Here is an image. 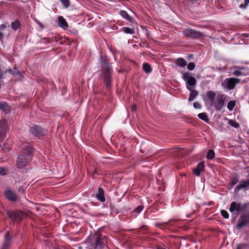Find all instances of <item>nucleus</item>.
I'll list each match as a JSON object with an SVG mask.
<instances>
[{
  "instance_id": "1",
  "label": "nucleus",
  "mask_w": 249,
  "mask_h": 249,
  "mask_svg": "<svg viewBox=\"0 0 249 249\" xmlns=\"http://www.w3.org/2000/svg\"><path fill=\"white\" fill-rule=\"evenodd\" d=\"M248 208H249V202L241 203L232 201L231 203L229 211L231 213H241L236 225L237 230H241L249 225V212L242 213Z\"/></svg>"
},
{
  "instance_id": "2",
  "label": "nucleus",
  "mask_w": 249,
  "mask_h": 249,
  "mask_svg": "<svg viewBox=\"0 0 249 249\" xmlns=\"http://www.w3.org/2000/svg\"><path fill=\"white\" fill-rule=\"evenodd\" d=\"M20 146L21 150L18 156L16 164L17 168L19 169L24 168L29 164L34 152V149L29 143L24 142Z\"/></svg>"
},
{
  "instance_id": "3",
  "label": "nucleus",
  "mask_w": 249,
  "mask_h": 249,
  "mask_svg": "<svg viewBox=\"0 0 249 249\" xmlns=\"http://www.w3.org/2000/svg\"><path fill=\"white\" fill-rule=\"evenodd\" d=\"M107 242V237L99 232H95L90 237L89 249H103Z\"/></svg>"
},
{
  "instance_id": "4",
  "label": "nucleus",
  "mask_w": 249,
  "mask_h": 249,
  "mask_svg": "<svg viewBox=\"0 0 249 249\" xmlns=\"http://www.w3.org/2000/svg\"><path fill=\"white\" fill-rule=\"evenodd\" d=\"M101 71L103 74L104 81L106 85L107 88L109 89L111 86L112 79V67L110 63L105 61L101 64Z\"/></svg>"
},
{
  "instance_id": "5",
  "label": "nucleus",
  "mask_w": 249,
  "mask_h": 249,
  "mask_svg": "<svg viewBox=\"0 0 249 249\" xmlns=\"http://www.w3.org/2000/svg\"><path fill=\"white\" fill-rule=\"evenodd\" d=\"M6 214L11 219L13 225L20 223L25 216V213L20 210H10L6 211Z\"/></svg>"
},
{
  "instance_id": "6",
  "label": "nucleus",
  "mask_w": 249,
  "mask_h": 249,
  "mask_svg": "<svg viewBox=\"0 0 249 249\" xmlns=\"http://www.w3.org/2000/svg\"><path fill=\"white\" fill-rule=\"evenodd\" d=\"M183 34L185 37L194 39H196L204 36V34L200 32H198L191 28H187L183 31Z\"/></svg>"
},
{
  "instance_id": "7",
  "label": "nucleus",
  "mask_w": 249,
  "mask_h": 249,
  "mask_svg": "<svg viewBox=\"0 0 249 249\" xmlns=\"http://www.w3.org/2000/svg\"><path fill=\"white\" fill-rule=\"evenodd\" d=\"M30 134L36 137L44 136L47 133V130L37 125H33L29 129Z\"/></svg>"
},
{
  "instance_id": "8",
  "label": "nucleus",
  "mask_w": 249,
  "mask_h": 249,
  "mask_svg": "<svg viewBox=\"0 0 249 249\" xmlns=\"http://www.w3.org/2000/svg\"><path fill=\"white\" fill-rule=\"evenodd\" d=\"M249 190V174L246 179H241L239 183L234 188V192L237 193L240 191H246Z\"/></svg>"
},
{
  "instance_id": "9",
  "label": "nucleus",
  "mask_w": 249,
  "mask_h": 249,
  "mask_svg": "<svg viewBox=\"0 0 249 249\" xmlns=\"http://www.w3.org/2000/svg\"><path fill=\"white\" fill-rule=\"evenodd\" d=\"M226 98L227 96L224 94H218L217 95L215 101L213 103L216 110L220 111L223 108Z\"/></svg>"
},
{
  "instance_id": "10",
  "label": "nucleus",
  "mask_w": 249,
  "mask_h": 249,
  "mask_svg": "<svg viewBox=\"0 0 249 249\" xmlns=\"http://www.w3.org/2000/svg\"><path fill=\"white\" fill-rule=\"evenodd\" d=\"M182 79L186 81V87H192L196 85V81L195 78L192 76L188 72L183 73Z\"/></svg>"
},
{
  "instance_id": "11",
  "label": "nucleus",
  "mask_w": 249,
  "mask_h": 249,
  "mask_svg": "<svg viewBox=\"0 0 249 249\" xmlns=\"http://www.w3.org/2000/svg\"><path fill=\"white\" fill-rule=\"evenodd\" d=\"M240 80L235 78H229L225 80V87L231 90L234 88L236 84L240 83Z\"/></svg>"
},
{
  "instance_id": "12",
  "label": "nucleus",
  "mask_w": 249,
  "mask_h": 249,
  "mask_svg": "<svg viewBox=\"0 0 249 249\" xmlns=\"http://www.w3.org/2000/svg\"><path fill=\"white\" fill-rule=\"evenodd\" d=\"M239 179L240 177L238 174L235 173L232 174L230 177V180L228 185V189H232L238 182H239Z\"/></svg>"
},
{
  "instance_id": "13",
  "label": "nucleus",
  "mask_w": 249,
  "mask_h": 249,
  "mask_svg": "<svg viewBox=\"0 0 249 249\" xmlns=\"http://www.w3.org/2000/svg\"><path fill=\"white\" fill-rule=\"evenodd\" d=\"M16 233H11L9 231H7L4 235V240L2 244L10 247L12 244V239L16 236Z\"/></svg>"
},
{
  "instance_id": "14",
  "label": "nucleus",
  "mask_w": 249,
  "mask_h": 249,
  "mask_svg": "<svg viewBox=\"0 0 249 249\" xmlns=\"http://www.w3.org/2000/svg\"><path fill=\"white\" fill-rule=\"evenodd\" d=\"M4 196L7 199L12 202H15L18 198L16 194L10 190L5 191Z\"/></svg>"
},
{
  "instance_id": "15",
  "label": "nucleus",
  "mask_w": 249,
  "mask_h": 249,
  "mask_svg": "<svg viewBox=\"0 0 249 249\" xmlns=\"http://www.w3.org/2000/svg\"><path fill=\"white\" fill-rule=\"evenodd\" d=\"M204 167L205 165L203 162L198 163L196 167L193 170L194 174L196 176L199 177L200 175V173L204 170Z\"/></svg>"
},
{
  "instance_id": "16",
  "label": "nucleus",
  "mask_w": 249,
  "mask_h": 249,
  "mask_svg": "<svg viewBox=\"0 0 249 249\" xmlns=\"http://www.w3.org/2000/svg\"><path fill=\"white\" fill-rule=\"evenodd\" d=\"M187 89L190 91L188 101L189 102H192L198 96V92L196 90L193 89L192 87L188 86H187Z\"/></svg>"
},
{
  "instance_id": "17",
  "label": "nucleus",
  "mask_w": 249,
  "mask_h": 249,
  "mask_svg": "<svg viewBox=\"0 0 249 249\" xmlns=\"http://www.w3.org/2000/svg\"><path fill=\"white\" fill-rule=\"evenodd\" d=\"M95 197L98 200L102 202L105 201V192L102 188L99 187L98 188V193L96 194Z\"/></svg>"
},
{
  "instance_id": "18",
  "label": "nucleus",
  "mask_w": 249,
  "mask_h": 249,
  "mask_svg": "<svg viewBox=\"0 0 249 249\" xmlns=\"http://www.w3.org/2000/svg\"><path fill=\"white\" fill-rule=\"evenodd\" d=\"M58 25L62 28L66 29L68 27V24L66 19L62 16H59L58 18Z\"/></svg>"
},
{
  "instance_id": "19",
  "label": "nucleus",
  "mask_w": 249,
  "mask_h": 249,
  "mask_svg": "<svg viewBox=\"0 0 249 249\" xmlns=\"http://www.w3.org/2000/svg\"><path fill=\"white\" fill-rule=\"evenodd\" d=\"M175 63L177 66L181 68L185 67L187 64V61L181 57L177 59Z\"/></svg>"
},
{
  "instance_id": "20",
  "label": "nucleus",
  "mask_w": 249,
  "mask_h": 249,
  "mask_svg": "<svg viewBox=\"0 0 249 249\" xmlns=\"http://www.w3.org/2000/svg\"><path fill=\"white\" fill-rule=\"evenodd\" d=\"M119 14L123 18L130 21V22H133V20L126 11L124 10H121L120 11Z\"/></svg>"
},
{
  "instance_id": "21",
  "label": "nucleus",
  "mask_w": 249,
  "mask_h": 249,
  "mask_svg": "<svg viewBox=\"0 0 249 249\" xmlns=\"http://www.w3.org/2000/svg\"><path fill=\"white\" fill-rule=\"evenodd\" d=\"M0 109L5 112L10 111V107L6 102L0 103Z\"/></svg>"
},
{
  "instance_id": "22",
  "label": "nucleus",
  "mask_w": 249,
  "mask_h": 249,
  "mask_svg": "<svg viewBox=\"0 0 249 249\" xmlns=\"http://www.w3.org/2000/svg\"><path fill=\"white\" fill-rule=\"evenodd\" d=\"M11 27L13 30L16 31L21 27V24L19 21L17 19L11 23Z\"/></svg>"
},
{
  "instance_id": "23",
  "label": "nucleus",
  "mask_w": 249,
  "mask_h": 249,
  "mask_svg": "<svg viewBox=\"0 0 249 249\" xmlns=\"http://www.w3.org/2000/svg\"><path fill=\"white\" fill-rule=\"evenodd\" d=\"M155 226L159 228L165 230L169 228V222H164L162 223H156Z\"/></svg>"
},
{
  "instance_id": "24",
  "label": "nucleus",
  "mask_w": 249,
  "mask_h": 249,
  "mask_svg": "<svg viewBox=\"0 0 249 249\" xmlns=\"http://www.w3.org/2000/svg\"><path fill=\"white\" fill-rule=\"evenodd\" d=\"M207 96L210 99V100L212 102L211 105L212 106L216 94L214 91H208L207 92Z\"/></svg>"
},
{
  "instance_id": "25",
  "label": "nucleus",
  "mask_w": 249,
  "mask_h": 249,
  "mask_svg": "<svg viewBox=\"0 0 249 249\" xmlns=\"http://www.w3.org/2000/svg\"><path fill=\"white\" fill-rule=\"evenodd\" d=\"M142 68L145 72L147 73H150L152 71V68L149 64L144 63L143 64Z\"/></svg>"
},
{
  "instance_id": "26",
  "label": "nucleus",
  "mask_w": 249,
  "mask_h": 249,
  "mask_svg": "<svg viewBox=\"0 0 249 249\" xmlns=\"http://www.w3.org/2000/svg\"><path fill=\"white\" fill-rule=\"evenodd\" d=\"M121 30L126 34L133 35L135 33L134 30L129 27H124L121 29Z\"/></svg>"
},
{
  "instance_id": "27",
  "label": "nucleus",
  "mask_w": 249,
  "mask_h": 249,
  "mask_svg": "<svg viewBox=\"0 0 249 249\" xmlns=\"http://www.w3.org/2000/svg\"><path fill=\"white\" fill-rule=\"evenodd\" d=\"M197 116L199 119L205 122H207L209 121V118L206 113L203 112L199 113Z\"/></svg>"
},
{
  "instance_id": "28",
  "label": "nucleus",
  "mask_w": 249,
  "mask_h": 249,
  "mask_svg": "<svg viewBox=\"0 0 249 249\" xmlns=\"http://www.w3.org/2000/svg\"><path fill=\"white\" fill-rule=\"evenodd\" d=\"M63 7L68 9L71 5L70 0H59Z\"/></svg>"
},
{
  "instance_id": "29",
  "label": "nucleus",
  "mask_w": 249,
  "mask_h": 249,
  "mask_svg": "<svg viewBox=\"0 0 249 249\" xmlns=\"http://www.w3.org/2000/svg\"><path fill=\"white\" fill-rule=\"evenodd\" d=\"M215 157V153L213 150L210 149L208 151L207 155V159L213 160Z\"/></svg>"
},
{
  "instance_id": "30",
  "label": "nucleus",
  "mask_w": 249,
  "mask_h": 249,
  "mask_svg": "<svg viewBox=\"0 0 249 249\" xmlns=\"http://www.w3.org/2000/svg\"><path fill=\"white\" fill-rule=\"evenodd\" d=\"M249 248V245L247 243L238 244L236 246V249H247Z\"/></svg>"
},
{
  "instance_id": "31",
  "label": "nucleus",
  "mask_w": 249,
  "mask_h": 249,
  "mask_svg": "<svg viewBox=\"0 0 249 249\" xmlns=\"http://www.w3.org/2000/svg\"><path fill=\"white\" fill-rule=\"evenodd\" d=\"M235 106V102L233 100L230 101L228 103L227 108L230 111H231L233 110Z\"/></svg>"
},
{
  "instance_id": "32",
  "label": "nucleus",
  "mask_w": 249,
  "mask_h": 249,
  "mask_svg": "<svg viewBox=\"0 0 249 249\" xmlns=\"http://www.w3.org/2000/svg\"><path fill=\"white\" fill-rule=\"evenodd\" d=\"M229 124L231 126L234 128H238L239 127V124L238 123L235 122V121L230 120L229 121Z\"/></svg>"
},
{
  "instance_id": "33",
  "label": "nucleus",
  "mask_w": 249,
  "mask_h": 249,
  "mask_svg": "<svg viewBox=\"0 0 249 249\" xmlns=\"http://www.w3.org/2000/svg\"><path fill=\"white\" fill-rule=\"evenodd\" d=\"M221 214L224 218L228 219L229 217V213L226 210H221Z\"/></svg>"
},
{
  "instance_id": "34",
  "label": "nucleus",
  "mask_w": 249,
  "mask_h": 249,
  "mask_svg": "<svg viewBox=\"0 0 249 249\" xmlns=\"http://www.w3.org/2000/svg\"><path fill=\"white\" fill-rule=\"evenodd\" d=\"M245 2L243 4H241L239 5V8L241 9H245L249 4V0H244Z\"/></svg>"
},
{
  "instance_id": "35",
  "label": "nucleus",
  "mask_w": 249,
  "mask_h": 249,
  "mask_svg": "<svg viewBox=\"0 0 249 249\" xmlns=\"http://www.w3.org/2000/svg\"><path fill=\"white\" fill-rule=\"evenodd\" d=\"M195 64L193 62L189 63L187 65V69L190 71H193L195 68Z\"/></svg>"
},
{
  "instance_id": "36",
  "label": "nucleus",
  "mask_w": 249,
  "mask_h": 249,
  "mask_svg": "<svg viewBox=\"0 0 249 249\" xmlns=\"http://www.w3.org/2000/svg\"><path fill=\"white\" fill-rule=\"evenodd\" d=\"M143 208H144V207L143 206L140 205V206H139L137 208H136L135 209L134 211H135V212L139 213L142 211Z\"/></svg>"
},
{
  "instance_id": "37",
  "label": "nucleus",
  "mask_w": 249,
  "mask_h": 249,
  "mask_svg": "<svg viewBox=\"0 0 249 249\" xmlns=\"http://www.w3.org/2000/svg\"><path fill=\"white\" fill-rule=\"evenodd\" d=\"M188 2L193 4H198L200 3L201 0H187Z\"/></svg>"
},
{
  "instance_id": "38",
  "label": "nucleus",
  "mask_w": 249,
  "mask_h": 249,
  "mask_svg": "<svg viewBox=\"0 0 249 249\" xmlns=\"http://www.w3.org/2000/svg\"><path fill=\"white\" fill-rule=\"evenodd\" d=\"M233 74L235 76H240L243 74L242 71L239 70L234 71Z\"/></svg>"
},
{
  "instance_id": "39",
  "label": "nucleus",
  "mask_w": 249,
  "mask_h": 249,
  "mask_svg": "<svg viewBox=\"0 0 249 249\" xmlns=\"http://www.w3.org/2000/svg\"><path fill=\"white\" fill-rule=\"evenodd\" d=\"M193 107L194 108H195L196 109H200L201 108V105H200V104L198 102H195L194 104H193Z\"/></svg>"
},
{
  "instance_id": "40",
  "label": "nucleus",
  "mask_w": 249,
  "mask_h": 249,
  "mask_svg": "<svg viewBox=\"0 0 249 249\" xmlns=\"http://www.w3.org/2000/svg\"><path fill=\"white\" fill-rule=\"evenodd\" d=\"M167 222H169V228L171 226H175V223L176 222V221H175L174 220H170Z\"/></svg>"
},
{
  "instance_id": "41",
  "label": "nucleus",
  "mask_w": 249,
  "mask_h": 249,
  "mask_svg": "<svg viewBox=\"0 0 249 249\" xmlns=\"http://www.w3.org/2000/svg\"><path fill=\"white\" fill-rule=\"evenodd\" d=\"M6 171L4 167H0V174L4 175L6 174Z\"/></svg>"
},
{
  "instance_id": "42",
  "label": "nucleus",
  "mask_w": 249,
  "mask_h": 249,
  "mask_svg": "<svg viewBox=\"0 0 249 249\" xmlns=\"http://www.w3.org/2000/svg\"><path fill=\"white\" fill-rule=\"evenodd\" d=\"M141 230L142 231H148L149 228L148 226H147L146 225H143L141 227Z\"/></svg>"
},
{
  "instance_id": "43",
  "label": "nucleus",
  "mask_w": 249,
  "mask_h": 249,
  "mask_svg": "<svg viewBox=\"0 0 249 249\" xmlns=\"http://www.w3.org/2000/svg\"><path fill=\"white\" fill-rule=\"evenodd\" d=\"M156 249H167L165 246L163 245H157L156 247Z\"/></svg>"
},
{
  "instance_id": "44",
  "label": "nucleus",
  "mask_w": 249,
  "mask_h": 249,
  "mask_svg": "<svg viewBox=\"0 0 249 249\" xmlns=\"http://www.w3.org/2000/svg\"><path fill=\"white\" fill-rule=\"evenodd\" d=\"M2 148H3V149L4 150H6V151H10V148H9V147H7V146H6V144H5V143H3V145H2Z\"/></svg>"
},
{
  "instance_id": "45",
  "label": "nucleus",
  "mask_w": 249,
  "mask_h": 249,
  "mask_svg": "<svg viewBox=\"0 0 249 249\" xmlns=\"http://www.w3.org/2000/svg\"><path fill=\"white\" fill-rule=\"evenodd\" d=\"M6 28V26L5 24H1L0 25V31L4 30Z\"/></svg>"
},
{
  "instance_id": "46",
  "label": "nucleus",
  "mask_w": 249,
  "mask_h": 249,
  "mask_svg": "<svg viewBox=\"0 0 249 249\" xmlns=\"http://www.w3.org/2000/svg\"><path fill=\"white\" fill-rule=\"evenodd\" d=\"M14 75H19L20 77H22V75L21 73V72L19 71H14Z\"/></svg>"
},
{
  "instance_id": "47",
  "label": "nucleus",
  "mask_w": 249,
  "mask_h": 249,
  "mask_svg": "<svg viewBox=\"0 0 249 249\" xmlns=\"http://www.w3.org/2000/svg\"><path fill=\"white\" fill-rule=\"evenodd\" d=\"M9 72L10 73L14 75V71L11 70V69H7L5 72Z\"/></svg>"
},
{
  "instance_id": "48",
  "label": "nucleus",
  "mask_w": 249,
  "mask_h": 249,
  "mask_svg": "<svg viewBox=\"0 0 249 249\" xmlns=\"http://www.w3.org/2000/svg\"><path fill=\"white\" fill-rule=\"evenodd\" d=\"M36 22L41 28H44L43 24L40 22H39L38 20H36Z\"/></svg>"
},
{
  "instance_id": "49",
  "label": "nucleus",
  "mask_w": 249,
  "mask_h": 249,
  "mask_svg": "<svg viewBox=\"0 0 249 249\" xmlns=\"http://www.w3.org/2000/svg\"><path fill=\"white\" fill-rule=\"evenodd\" d=\"M10 247L2 244L0 249H9Z\"/></svg>"
},
{
  "instance_id": "50",
  "label": "nucleus",
  "mask_w": 249,
  "mask_h": 249,
  "mask_svg": "<svg viewBox=\"0 0 249 249\" xmlns=\"http://www.w3.org/2000/svg\"><path fill=\"white\" fill-rule=\"evenodd\" d=\"M3 38V34L2 32L0 31V40L1 41H2Z\"/></svg>"
},
{
  "instance_id": "51",
  "label": "nucleus",
  "mask_w": 249,
  "mask_h": 249,
  "mask_svg": "<svg viewBox=\"0 0 249 249\" xmlns=\"http://www.w3.org/2000/svg\"><path fill=\"white\" fill-rule=\"evenodd\" d=\"M1 79H0V88L1 87V86H2V84H3V82L1 81Z\"/></svg>"
},
{
  "instance_id": "52",
  "label": "nucleus",
  "mask_w": 249,
  "mask_h": 249,
  "mask_svg": "<svg viewBox=\"0 0 249 249\" xmlns=\"http://www.w3.org/2000/svg\"><path fill=\"white\" fill-rule=\"evenodd\" d=\"M136 109V106H133V107H132V110L133 111H134V110H135Z\"/></svg>"
},
{
  "instance_id": "53",
  "label": "nucleus",
  "mask_w": 249,
  "mask_h": 249,
  "mask_svg": "<svg viewBox=\"0 0 249 249\" xmlns=\"http://www.w3.org/2000/svg\"><path fill=\"white\" fill-rule=\"evenodd\" d=\"M199 206L197 204H196V209H198V208H199Z\"/></svg>"
},
{
  "instance_id": "54",
  "label": "nucleus",
  "mask_w": 249,
  "mask_h": 249,
  "mask_svg": "<svg viewBox=\"0 0 249 249\" xmlns=\"http://www.w3.org/2000/svg\"><path fill=\"white\" fill-rule=\"evenodd\" d=\"M146 36H147V37H148L149 36V33L148 31L147 32Z\"/></svg>"
}]
</instances>
